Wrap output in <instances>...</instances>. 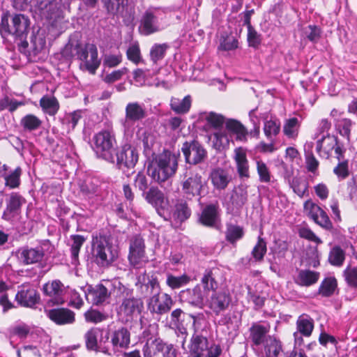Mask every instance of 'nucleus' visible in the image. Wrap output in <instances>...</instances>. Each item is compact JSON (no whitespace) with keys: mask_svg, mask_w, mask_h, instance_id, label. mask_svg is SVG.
Here are the masks:
<instances>
[{"mask_svg":"<svg viewBox=\"0 0 357 357\" xmlns=\"http://www.w3.org/2000/svg\"><path fill=\"white\" fill-rule=\"evenodd\" d=\"M225 126L228 131L236 135V139L246 141L248 132L245 126L236 119H230L225 122Z\"/></svg>","mask_w":357,"mask_h":357,"instance_id":"obj_34","label":"nucleus"},{"mask_svg":"<svg viewBox=\"0 0 357 357\" xmlns=\"http://www.w3.org/2000/svg\"><path fill=\"white\" fill-rule=\"evenodd\" d=\"M47 317L58 325L71 324L75 320V313L68 308H55L47 311Z\"/></svg>","mask_w":357,"mask_h":357,"instance_id":"obj_18","label":"nucleus"},{"mask_svg":"<svg viewBox=\"0 0 357 357\" xmlns=\"http://www.w3.org/2000/svg\"><path fill=\"white\" fill-rule=\"evenodd\" d=\"M16 301L22 306L33 307L40 299L37 291L30 286H22L15 296Z\"/></svg>","mask_w":357,"mask_h":357,"instance_id":"obj_17","label":"nucleus"},{"mask_svg":"<svg viewBox=\"0 0 357 357\" xmlns=\"http://www.w3.org/2000/svg\"><path fill=\"white\" fill-rule=\"evenodd\" d=\"M300 127L298 119L296 117H292L284 121L282 131L288 139H296L298 136Z\"/></svg>","mask_w":357,"mask_h":357,"instance_id":"obj_37","label":"nucleus"},{"mask_svg":"<svg viewBox=\"0 0 357 357\" xmlns=\"http://www.w3.org/2000/svg\"><path fill=\"white\" fill-rule=\"evenodd\" d=\"M192 99L190 95L185 96L183 99L172 98L170 107L176 114H186L191 107Z\"/></svg>","mask_w":357,"mask_h":357,"instance_id":"obj_38","label":"nucleus"},{"mask_svg":"<svg viewBox=\"0 0 357 357\" xmlns=\"http://www.w3.org/2000/svg\"><path fill=\"white\" fill-rule=\"evenodd\" d=\"M208 339L199 334H193L189 345L190 352L195 357H204L206 351L208 349Z\"/></svg>","mask_w":357,"mask_h":357,"instance_id":"obj_22","label":"nucleus"},{"mask_svg":"<svg viewBox=\"0 0 357 357\" xmlns=\"http://www.w3.org/2000/svg\"><path fill=\"white\" fill-rule=\"evenodd\" d=\"M243 234L244 231L241 227L232 224L227 225L225 238L230 243L235 244L237 241L243 236Z\"/></svg>","mask_w":357,"mask_h":357,"instance_id":"obj_45","label":"nucleus"},{"mask_svg":"<svg viewBox=\"0 0 357 357\" xmlns=\"http://www.w3.org/2000/svg\"><path fill=\"white\" fill-rule=\"evenodd\" d=\"M266 252V243L265 241L261 238L259 237L257 243L254 247L252 254L253 257L257 261H261L263 258L264 255Z\"/></svg>","mask_w":357,"mask_h":357,"instance_id":"obj_58","label":"nucleus"},{"mask_svg":"<svg viewBox=\"0 0 357 357\" xmlns=\"http://www.w3.org/2000/svg\"><path fill=\"white\" fill-rule=\"evenodd\" d=\"M291 186L294 192L300 197H302L307 189V183L297 178L292 179Z\"/></svg>","mask_w":357,"mask_h":357,"instance_id":"obj_63","label":"nucleus"},{"mask_svg":"<svg viewBox=\"0 0 357 357\" xmlns=\"http://www.w3.org/2000/svg\"><path fill=\"white\" fill-rule=\"evenodd\" d=\"M145 199L153 206L160 213V210L165 208L168 206V199L164 193L158 188L151 187L144 193Z\"/></svg>","mask_w":357,"mask_h":357,"instance_id":"obj_20","label":"nucleus"},{"mask_svg":"<svg viewBox=\"0 0 357 357\" xmlns=\"http://www.w3.org/2000/svg\"><path fill=\"white\" fill-rule=\"evenodd\" d=\"M103 8L109 16H117L123 13L128 5V0H101Z\"/></svg>","mask_w":357,"mask_h":357,"instance_id":"obj_31","label":"nucleus"},{"mask_svg":"<svg viewBox=\"0 0 357 357\" xmlns=\"http://www.w3.org/2000/svg\"><path fill=\"white\" fill-rule=\"evenodd\" d=\"M206 121L213 128L220 130L225 123V117L222 114L211 112L206 116Z\"/></svg>","mask_w":357,"mask_h":357,"instance_id":"obj_53","label":"nucleus"},{"mask_svg":"<svg viewBox=\"0 0 357 357\" xmlns=\"http://www.w3.org/2000/svg\"><path fill=\"white\" fill-rule=\"evenodd\" d=\"M143 308L144 303L141 298L134 296L126 297L118 307V317L122 322H130L134 317L141 314Z\"/></svg>","mask_w":357,"mask_h":357,"instance_id":"obj_4","label":"nucleus"},{"mask_svg":"<svg viewBox=\"0 0 357 357\" xmlns=\"http://www.w3.org/2000/svg\"><path fill=\"white\" fill-rule=\"evenodd\" d=\"M303 208L307 215L321 227L326 230L333 229V223L326 212L312 200H307L304 203Z\"/></svg>","mask_w":357,"mask_h":357,"instance_id":"obj_8","label":"nucleus"},{"mask_svg":"<svg viewBox=\"0 0 357 357\" xmlns=\"http://www.w3.org/2000/svg\"><path fill=\"white\" fill-rule=\"evenodd\" d=\"M26 199L17 192H11L6 199V208L3 213L2 218L6 220H12L21 213L22 206L25 204Z\"/></svg>","mask_w":357,"mask_h":357,"instance_id":"obj_10","label":"nucleus"},{"mask_svg":"<svg viewBox=\"0 0 357 357\" xmlns=\"http://www.w3.org/2000/svg\"><path fill=\"white\" fill-rule=\"evenodd\" d=\"M44 257V252L42 248H24L20 252V257L22 262L26 264H32L40 262Z\"/></svg>","mask_w":357,"mask_h":357,"instance_id":"obj_29","label":"nucleus"},{"mask_svg":"<svg viewBox=\"0 0 357 357\" xmlns=\"http://www.w3.org/2000/svg\"><path fill=\"white\" fill-rule=\"evenodd\" d=\"M333 172L338 178L341 179L346 178L349 174L348 160L340 161L338 165L334 168Z\"/></svg>","mask_w":357,"mask_h":357,"instance_id":"obj_62","label":"nucleus"},{"mask_svg":"<svg viewBox=\"0 0 357 357\" xmlns=\"http://www.w3.org/2000/svg\"><path fill=\"white\" fill-rule=\"evenodd\" d=\"M297 332L294 333L295 341H303L301 337H298V333L305 337H310L314 328L313 319L307 315H301L296 321Z\"/></svg>","mask_w":357,"mask_h":357,"instance_id":"obj_23","label":"nucleus"},{"mask_svg":"<svg viewBox=\"0 0 357 357\" xmlns=\"http://www.w3.org/2000/svg\"><path fill=\"white\" fill-rule=\"evenodd\" d=\"M112 345L116 348H128L130 343V333L128 328L121 327L112 335Z\"/></svg>","mask_w":357,"mask_h":357,"instance_id":"obj_28","label":"nucleus"},{"mask_svg":"<svg viewBox=\"0 0 357 357\" xmlns=\"http://www.w3.org/2000/svg\"><path fill=\"white\" fill-rule=\"evenodd\" d=\"M12 15L9 12L3 13L1 17L0 22V33L3 38L12 36L13 23L10 22V17Z\"/></svg>","mask_w":357,"mask_h":357,"instance_id":"obj_50","label":"nucleus"},{"mask_svg":"<svg viewBox=\"0 0 357 357\" xmlns=\"http://www.w3.org/2000/svg\"><path fill=\"white\" fill-rule=\"evenodd\" d=\"M39 103L43 112L52 116L56 114L60 108L59 102L54 96H43Z\"/></svg>","mask_w":357,"mask_h":357,"instance_id":"obj_32","label":"nucleus"},{"mask_svg":"<svg viewBox=\"0 0 357 357\" xmlns=\"http://www.w3.org/2000/svg\"><path fill=\"white\" fill-rule=\"evenodd\" d=\"M43 290L44 294L50 298L48 303L61 305L64 303L63 297L64 287L60 280H55L51 282L46 283L43 286Z\"/></svg>","mask_w":357,"mask_h":357,"instance_id":"obj_14","label":"nucleus"},{"mask_svg":"<svg viewBox=\"0 0 357 357\" xmlns=\"http://www.w3.org/2000/svg\"><path fill=\"white\" fill-rule=\"evenodd\" d=\"M97 328H91L84 335L86 346L88 349L96 350L98 347L97 337L98 335Z\"/></svg>","mask_w":357,"mask_h":357,"instance_id":"obj_56","label":"nucleus"},{"mask_svg":"<svg viewBox=\"0 0 357 357\" xmlns=\"http://www.w3.org/2000/svg\"><path fill=\"white\" fill-rule=\"evenodd\" d=\"M231 202L236 208L242 207L248 200V191L246 187L239 185L232 191Z\"/></svg>","mask_w":357,"mask_h":357,"instance_id":"obj_40","label":"nucleus"},{"mask_svg":"<svg viewBox=\"0 0 357 357\" xmlns=\"http://www.w3.org/2000/svg\"><path fill=\"white\" fill-rule=\"evenodd\" d=\"M122 62L121 54L114 55L109 54L105 55L103 59V66L107 68H114L119 66Z\"/></svg>","mask_w":357,"mask_h":357,"instance_id":"obj_64","label":"nucleus"},{"mask_svg":"<svg viewBox=\"0 0 357 357\" xmlns=\"http://www.w3.org/2000/svg\"><path fill=\"white\" fill-rule=\"evenodd\" d=\"M147 172L154 180L163 182L174 175L177 169V158H149Z\"/></svg>","mask_w":357,"mask_h":357,"instance_id":"obj_2","label":"nucleus"},{"mask_svg":"<svg viewBox=\"0 0 357 357\" xmlns=\"http://www.w3.org/2000/svg\"><path fill=\"white\" fill-rule=\"evenodd\" d=\"M21 125L24 130L29 131L38 129L42 125V121L34 114H26L21 119Z\"/></svg>","mask_w":357,"mask_h":357,"instance_id":"obj_48","label":"nucleus"},{"mask_svg":"<svg viewBox=\"0 0 357 357\" xmlns=\"http://www.w3.org/2000/svg\"><path fill=\"white\" fill-rule=\"evenodd\" d=\"M140 26L145 36H149L159 31L158 17L153 9L146 10L140 19Z\"/></svg>","mask_w":357,"mask_h":357,"instance_id":"obj_15","label":"nucleus"},{"mask_svg":"<svg viewBox=\"0 0 357 357\" xmlns=\"http://www.w3.org/2000/svg\"><path fill=\"white\" fill-rule=\"evenodd\" d=\"M280 129L281 125L279 119H270L264 122V132L271 141H273V138L280 133Z\"/></svg>","mask_w":357,"mask_h":357,"instance_id":"obj_41","label":"nucleus"},{"mask_svg":"<svg viewBox=\"0 0 357 357\" xmlns=\"http://www.w3.org/2000/svg\"><path fill=\"white\" fill-rule=\"evenodd\" d=\"M191 215V210L187 202L184 199H178L174 206L172 218L176 223H182Z\"/></svg>","mask_w":357,"mask_h":357,"instance_id":"obj_25","label":"nucleus"},{"mask_svg":"<svg viewBox=\"0 0 357 357\" xmlns=\"http://www.w3.org/2000/svg\"><path fill=\"white\" fill-rule=\"evenodd\" d=\"M22 174V169L20 167H17L10 174L5 176L6 185L10 188H15L20 185V176Z\"/></svg>","mask_w":357,"mask_h":357,"instance_id":"obj_55","label":"nucleus"},{"mask_svg":"<svg viewBox=\"0 0 357 357\" xmlns=\"http://www.w3.org/2000/svg\"><path fill=\"white\" fill-rule=\"evenodd\" d=\"M354 122L349 118H341L334 120L336 132L344 137L348 142L351 141V134Z\"/></svg>","mask_w":357,"mask_h":357,"instance_id":"obj_30","label":"nucleus"},{"mask_svg":"<svg viewBox=\"0 0 357 357\" xmlns=\"http://www.w3.org/2000/svg\"><path fill=\"white\" fill-rule=\"evenodd\" d=\"M75 50L76 57L80 61V70L95 75L101 63L96 45L93 43H78Z\"/></svg>","mask_w":357,"mask_h":357,"instance_id":"obj_3","label":"nucleus"},{"mask_svg":"<svg viewBox=\"0 0 357 357\" xmlns=\"http://www.w3.org/2000/svg\"><path fill=\"white\" fill-rule=\"evenodd\" d=\"M144 357H176V350L171 344L155 340L153 345L147 343L143 347Z\"/></svg>","mask_w":357,"mask_h":357,"instance_id":"obj_12","label":"nucleus"},{"mask_svg":"<svg viewBox=\"0 0 357 357\" xmlns=\"http://www.w3.org/2000/svg\"><path fill=\"white\" fill-rule=\"evenodd\" d=\"M84 317L86 321L97 324L105 320L107 316L98 310H90L84 313Z\"/></svg>","mask_w":357,"mask_h":357,"instance_id":"obj_59","label":"nucleus"},{"mask_svg":"<svg viewBox=\"0 0 357 357\" xmlns=\"http://www.w3.org/2000/svg\"><path fill=\"white\" fill-rule=\"evenodd\" d=\"M316 149L317 153L321 156L327 155L331 156L333 154L337 156H342L346 149L344 145L340 143L338 138L334 135H327L317 142Z\"/></svg>","mask_w":357,"mask_h":357,"instance_id":"obj_7","label":"nucleus"},{"mask_svg":"<svg viewBox=\"0 0 357 357\" xmlns=\"http://www.w3.org/2000/svg\"><path fill=\"white\" fill-rule=\"evenodd\" d=\"M91 296L93 297V303L98 305L106 301L109 296L110 292L107 287L100 284L93 289L91 292Z\"/></svg>","mask_w":357,"mask_h":357,"instance_id":"obj_42","label":"nucleus"},{"mask_svg":"<svg viewBox=\"0 0 357 357\" xmlns=\"http://www.w3.org/2000/svg\"><path fill=\"white\" fill-rule=\"evenodd\" d=\"M270 327L268 326L261 325L257 323H255L252 325L250 328V337L256 346H259L264 342L267 333L269 332Z\"/></svg>","mask_w":357,"mask_h":357,"instance_id":"obj_27","label":"nucleus"},{"mask_svg":"<svg viewBox=\"0 0 357 357\" xmlns=\"http://www.w3.org/2000/svg\"><path fill=\"white\" fill-rule=\"evenodd\" d=\"M128 69L126 67L114 70L111 73L106 75L103 78V81L107 84H112L120 80L122 77L128 73Z\"/></svg>","mask_w":357,"mask_h":357,"instance_id":"obj_60","label":"nucleus"},{"mask_svg":"<svg viewBox=\"0 0 357 357\" xmlns=\"http://www.w3.org/2000/svg\"><path fill=\"white\" fill-rule=\"evenodd\" d=\"M337 287L335 278L330 277L325 278L319 288V294L324 297H329L333 294Z\"/></svg>","mask_w":357,"mask_h":357,"instance_id":"obj_44","label":"nucleus"},{"mask_svg":"<svg viewBox=\"0 0 357 357\" xmlns=\"http://www.w3.org/2000/svg\"><path fill=\"white\" fill-rule=\"evenodd\" d=\"M10 22L13 23L12 36L15 40L23 41L27 46L26 39L29 32V18L23 14L15 13L10 17Z\"/></svg>","mask_w":357,"mask_h":357,"instance_id":"obj_9","label":"nucleus"},{"mask_svg":"<svg viewBox=\"0 0 357 357\" xmlns=\"http://www.w3.org/2000/svg\"><path fill=\"white\" fill-rule=\"evenodd\" d=\"M119 257V250L105 236H93L91 259L99 268L105 269L112 266Z\"/></svg>","mask_w":357,"mask_h":357,"instance_id":"obj_1","label":"nucleus"},{"mask_svg":"<svg viewBox=\"0 0 357 357\" xmlns=\"http://www.w3.org/2000/svg\"><path fill=\"white\" fill-rule=\"evenodd\" d=\"M127 59L132 63L137 65L143 61L140 47L138 43L130 45L126 50Z\"/></svg>","mask_w":357,"mask_h":357,"instance_id":"obj_52","label":"nucleus"},{"mask_svg":"<svg viewBox=\"0 0 357 357\" xmlns=\"http://www.w3.org/2000/svg\"><path fill=\"white\" fill-rule=\"evenodd\" d=\"M209 178L215 189L222 190L227 188L232 178L229 172L222 168H216L211 171Z\"/></svg>","mask_w":357,"mask_h":357,"instance_id":"obj_21","label":"nucleus"},{"mask_svg":"<svg viewBox=\"0 0 357 357\" xmlns=\"http://www.w3.org/2000/svg\"><path fill=\"white\" fill-rule=\"evenodd\" d=\"M206 182L199 174H192L181 183L182 190L187 197L199 195Z\"/></svg>","mask_w":357,"mask_h":357,"instance_id":"obj_13","label":"nucleus"},{"mask_svg":"<svg viewBox=\"0 0 357 357\" xmlns=\"http://www.w3.org/2000/svg\"><path fill=\"white\" fill-rule=\"evenodd\" d=\"M169 48L167 43L154 44L150 50V59L154 64H157L158 61L164 59L166 52Z\"/></svg>","mask_w":357,"mask_h":357,"instance_id":"obj_47","label":"nucleus"},{"mask_svg":"<svg viewBox=\"0 0 357 357\" xmlns=\"http://www.w3.org/2000/svg\"><path fill=\"white\" fill-rule=\"evenodd\" d=\"M128 260L132 266L140 268L147 261L144 239L139 235L133 236L129 241Z\"/></svg>","mask_w":357,"mask_h":357,"instance_id":"obj_5","label":"nucleus"},{"mask_svg":"<svg viewBox=\"0 0 357 357\" xmlns=\"http://www.w3.org/2000/svg\"><path fill=\"white\" fill-rule=\"evenodd\" d=\"M72 241L70 244V253L74 261L77 260L80 248L86 241V238L82 235L70 236Z\"/></svg>","mask_w":357,"mask_h":357,"instance_id":"obj_51","label":"nucleus"},{"mask_svg":"<svg viewBox=\"0 0 357 357\" xmlns=\"http://www.w3.org/2000/svg\"><path fill=\"white\" fill-rule=\"evenodd\" d=\"M126 119L130 121H138L146 116L145 108L137 102H129L126 107Z\"/></svg>","mask_w":357,"mask_h":357,"instance_id":"obj_26","label":"nucleus"},{"mask_svg":"<svg viewBox=\"0 0 357 357\" xmlns=\"http://www.w3.org/2000/svg\"><path fill=\"white\" fill-rule=\"evenodd\" d=\"M345 259V252L339 246L333 247L329 252L328 261L331 264L335 266L342 265Z\"/></svg>","mask_w":357,"mask_h":357,"instance_id":"obj_49","label":"nucleus"},{"mask_svg":"<svg viewBox=\"0 0 357 357\" xmlns=\"http://www.w3.org/2000/svg\"><path fill=\"white\" fill-rule=\"evenodd\" d=\"M219 220L218 204L206 205L202 210L198 221L204 226L208 227H215Z\"/></svg>","mask_w":357,"mask_h":357,"instance_id":"obj_19","label":"nucleus"},{"mask_svg":"<svg viewBox=\"0 0 357 357\" xmlns=\"http://www.w3.org/2000/svg\"><path fill=\"white\" fill-rule=\"evenodd\" d=\"M231 302V297L229 293L215 292L206 300V306L211 313L218 316L229 307Z\"/></svg>","mask_w":357,"mask_h":357,"instance_id":"obj_11","label":"nucleus"},{"mask_svg":"<svg viewBox=\"0 0 357 357\" xmlns=\"http://www.w3.org/2000/svg\"><path fill=\"white\" fill-rule=\"evenodd\" d=\"M95 146L98 151L106 152L109 153L113 149L115 139L109 132L107 130L101 131L94 136Z\"/></svg>","mask_w":357,"mask_h":357,"instance_id":"obj_24","label":"nucleus"},{"mask_svg":"<svg viewBox=\"0 0 357 357\" xmlns=\"http://www.w3.org/2000/svg\"><path fill=\"white\" fill-rule=\"evenodd\" d=\"M181 151L184 156H206V151L202 145L197 140L185 142L183 144Z\"/></svg>","mask_w":357,"mask_h":357,"instance_id":"obj_36","label":"nucleus"},{"mask_svg":"<svg viewBox=\"0 0 357 357\" xmlns=\"http://www.w3.org/2000/svg\"><path fill=\"white\" fill-rule=\"evenodd\" d=\"M238 40L231 35L222 36L219 49L224 51H230L238 47Z\"/></svg>","mask_w":357,"mask_h":357,"instance_id":"obj_54","label":"nucleus"},{"mask_svg":"<svg viewBox=\"0 0 357 357\" xmlns=\"http://www.w3.org/2000/svg\"><path fill=\"white\" fill-rule=\"evenodd\" d=\"M80 43L79 41L77 40L75 42L73 41H69L63 47V49L61 51L62 56L64 57L66 59L71 60L75 56H76V47L77 45V43Z\"/></svg>","mask_w":357,"mask_h":357,"instance_id":"obj_61","label":"nucleus"},{"mask_svg":"<svg viewBox=\"0 0 357 357\" xmlns=\"http://www.w3.org/2000/svg\"><path fill=\"white\" fill-rule=\"evenodd\" d=\"M174 302L167 293L155 292L147 301V307L153 314L161 316L169 312Z\"/></svg>","mask_w":357,"mask_h":357,"instance_id":"obj_6","label":"nucleus"},{"mask_svg":"<svg viewBox=\"0 0 357 357\" xmlns=\"http://www.w3.org/2000/svg\"><path fill=\"white\" fill-rule=\"evenodd\" d=\"M264 351L266 357H278L279 354L282 351V346L280 341L268 336L264 344Z\"/></svg>","mask_w":357,"mask_h":357,"instance_id":"obj_39","label":"nucleus"},{"mask_svg":"<svg viewBox=\"0 0 357 357\" xmlns=\"http://www.w3.org/2000/svg\"><path fill=\"white\" fill-rule=\"evenodd\" d=\"M319 278V273L310 270H301L295 279L296 284L301 286H310L315 284Z\"/></svg>","mask_w":357,"mask_h":357,"instance_id":"obj_35","label":"nucleus"},{"mask_svg":"<svg viewBox=\"0 0 357 357\" xmlns=\"http://www.w3.org/2000/svg\"><path fill=\"white\" fill-rule=\"evenodd\" d=\"M181 298L188 304L202 308L204 297L206 295L202 291L201 285L197 284L192 289L183 290L180 293Z\"/></svg>","mask_w":357,"mask_h":357,"instance_id":"obj_16","label":"nucleus"},{"mask_svg":"<svg viewBox=\"0 0 357 357\" xmlns=\"http://www.w3.org/2000/svg\"><path fill=\"white\" fill-rule=\"evenodd\" d=\"M190 278L188 275L183 274L180 276H174L172 274H167L166 284L171 289H178L184 285L188 284Z\"/></svg>","mask_w":357,"mask_h":357,"instance_id":"obj_46","label":"nucleus"},{"mask_svg":"<svg viewBox=\"0 0 357 357\" xmlns=\"http://www.w3.org/2000/svg\"><path fill=\"white\" fill-rule=\"evenodd\" d=\"M201 289L203 288L202 291L208 296L210 291H215L218 287V284L215 280L213 270L206 269L201 279Z\"/></svg>","mask_w":357,"mask_h":357,"instance_id":"obj_33","label":"nucleus"},{"mask_svg":"<svg viewBox=\"0 0 357 357\" xmlns=\"http://www.w3.org/2000/svg\"><path fill=\"white\" fill-rule=\"evenodd\" d=\"M344 279L349 287L357 288V268L347 267L343 272Z\"/></svg>","mask_w":357,"mask_h":357,"instance_id":"obj_57","label":"nucleus"},{"mask_svg":"<svg viewBox=\"0 0 357 357\" xmlns=\"http://www.w3.org/2000/svg\"><path fill=\"white\" fill-rule=\"evenodd\" d=\"M137 162V158H117L116 165L127 176L135 173V166Z\"/></svg>","mask_w":357,"mask_h":357,"instance_id":"obj_43","label":"nucleus"}]
</instances>
